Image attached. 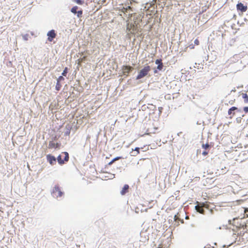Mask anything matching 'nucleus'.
Segmentation results:
<instances>
[{
  "instance_id": "1",
  "label": "nucleus",
  "mask_w": 248,
  "mask_h": 248,
  "mask_svg": "<svg viewBox=\"0 0 248 248\" xmlns=\"http://www.w3.org/2000/svg\"><path fill=\"white\" fill-rule=\"evenodd\" d=\"M138 24L135 21L134 23H128L126 25V30L128 34H135L138 31Z\"/></svg>"
},
{
  "instance_id": "2",
  "label": "nucleus",
  "mask_w": 248,
  "mask_h": 248,
  "mask_svg": "<svg viewBox=\"0 0 248 248\" xmlns=\"http://www.w3.org/2000/svg\"><path fill=\"white\" fill-rule=\"evenodd\" d=\"M151 67L149 65L145 66L142 69H141L138 73L136 77L137 79H141L144 77L146 76L149 72L151 71Z\"/></svg>"
},
{
  "instance_id": "3",
  "label": "nucleus",
  "mask_w": 248,
  "mask_h": 248,
  "mask_svg": "<svg viewBox=\"0 0 248 248\" xmlns=\"http://www.w3.org/2000/svg\"><path fill=\"white\" fill-rule=\"evenodd\" d=\"M64 155V159H62V155H59L57 157L58 162L59 164L62 165L64 163V161L67 162L69 160V154L67 152H64L62 153Z\"/></svg>"
},
{
  "instance_id": "4",
  "label": "nucleus",
  "mask_w": 248,
  "mask_h": 248,
  "mask_svg": "<svg viewBox=\"0 0 248 248\" xmlns=\"http://www.w3.org/2000/svg\"><path fill=\"white\" fill-rule=\"evenodd\" d=\"M52 194L53 196L58 198L62 197L63 195V193L62 192L60 187L58 185H56L52 190Z\"/></svg>"
},
{
  "instance_id": "5",
  "label": "nucleus",
  "mask_w": 248,
  "mask_h": 248,
  "mask_svg": "<svg viewBox=\"0 0 248 248\" xmlns=\"http://www.w3.org/2000/svg\"><path fill=\"white\" fill-rule=\"evenodd\" d=\"M122 69L123 75L127 76L129 73L133 70V68L131 66L124 65Z\"/></svg>"
},
{
  "instance_id": "6",
  "label": "nucleus",
  "mask_w": 248,
  "mask_h": 248,
  "mask_svg": "<svg viewBox=\"0 0 248 248\" xmlns=\"http://www.w3.org/2000/svg\"><path fill=\"white\" fill-rule=\"evenodd\" d=\"M47 36H48V41L49 42H52L54 38L56 36V33H55V30H52L49 31L47 33Z\"/></svg>"
},
{
  "instance_id": "7",
  "label": "nucleus",
  "mask_w": 248,
  "mask_h": 248,
  "mask_svg": "<svg viewBox=\"0 0 248 248\" xmlns=\"http://www.w3.org/2000/svg\"><path fill=\"white\" fill-rule=\"evenodd\" d=\"M236 8L238 11H240L241 13H244L247 10L248 7L242 3H239L236 5Z\"/></svg>"
},
{
  "instance_id": "8",
  "label": "nucleus",
  "mask_w": 248,
  "mask_h": 248,
  "mask_svg": "<svg viewBox=\"0 0 248 248\" xmlns=\"http://www.w3.org/2000/svg\"><path fill=\"white\" fill-rule=\"evenodd\" d=\"M238 109L237 108L235 107H232L228 111V115H230V118L232 119V117L235 115V111Z\"/></svg>"
},
{
  "instance_id": "9",
  "label": "nucleus",
  "mask_w": 248,
  "mask_h": 248,
  "mask_svg": "<svg viewBox=\"0 0 248 248\" xmlns=\"http://www.w3.org/2000/svg\"><path fill=\"white\" fill-rule=\"evenodd\" d=\"M46 158L47 161L51 165H53L56 162V158L51 155H47Z\"/></svg>"
},
{
  "instance_id": "10",
  "label": "nucleus",
  "mask_w": 248,
  "mask_h": 248,
  "mask_svg": "<svg viewBox=\"0 0 248 248\" xmlns=\"http://www.w3.org/2000/svg\"><path fill=\"white\" fill-rule=\"evenodd\" d=\"M129 186L127 184H125L124 185V187H123L122 190L121 191V194L122 195H124L127 192H128L129 190Z\"/></svg>"
},
{
  "instance_id": "11",
  "label": "nucleus",
  "mask_w": 248,
  "mask_h": 248,
  "mask_svg": "<svg viewBox=\"0 0 248 248\" xmlns=\"http://www.w3.org/2000/svg\"><path fill=\"white\" fill-rule=\"evenodd\" d=\"M197 205L200 206V207H202V208H205L207 209L209 208V204H208L207 202H196Z\"/></svg>"
},
{
  "instance_id": "12",
  "label": "nucleus",
  "mask_w": 248,
  "mask_h": 248,
  "mask_svg": "<svg viewBox=\"0 0 248 248\" xmlns=\"http://www.w3.org/2000/svg\"><path fill=\"white\" fill-rule=\"evenodd\" d=\"M195 209L196 211L202 214H204V210L203 209V208L200 207V206L196 205L195 206Z\"/></svg>"
},
{
  "instance_id": "13",
  "label": "nucleus",
  "mask_w": 248,
  "mask_h": 248,
  "mask_svg": "<svg viewBox=\"0 0 248 248\" xmlns=\"http://www.w3.org/2000/svg\"><path fill=\"white\" fill-rule=\"evenodd\" d=\"M58 147V143H55V142H53V141H50L49 142V148H56Z\"/></svg>"
},
{
  "instance_id": "14",
  "label": "nucleus",
  "mask_w": 248,
  "mask_h": 248,
  "mask_svg": "<svg viewBox=\"0 0 248 248\" xmlns=\"http://www.w3.org/2000/svg\"><path fill=\"white\" fill-rule=\"evenodd\" d=\"M62 87V85L59 81H57L56 85L55 86V89L57 91H59L61 90Z\"/></svg>"
},
{
  "instance_id": "15",
  "label": "nucleus",
  "mask_w": 248,
  "mask_h": 248,
  "mask_svg": "<svg viewBox=\"0 0 248 248\" xmlns=\"http://www.w3.org/2000/svg\"><path fill=\"white\" fill-rule=\"evenodd\" d=\"M78 9V6H74L71 9V11L72 13L76 14H77V13L78 12L77 11Z\"/></svg>"
},
{
  "instance_id": "16",
  "label": "nucleus",
  "mask_w": 248,
  "mask_h": 248,
  "mask_svg": "<svg viewBox=\"0 0 248 248\" xmlns=\"http://www.w3.org/2000/svg\"><path fill=\"white\" fill-rule=\"evenodd\" d=\"M242 97L245 99V102L246 103L248 102V95L247 93H242Z\"/></svg>"
},
{
  "instance_id": "17",
  "label": "nucleus",
  "mask_w": 248,
  "mask_h": 248,
  "mask_svg": "<svg viewBox=\"0 0 248 248\" xmlns=\"http://www.w3.org/2000/svg\"><path fill=\"white\" fill-rule=\"evenodd\" d=\"M140 148L139 147H136L135 148V149L134 150L135 151H136V153H135L133 155L134 156H136L137 155H139L140 154Z\"/></svg>"
},
{
  "instance_id": "18",
  "label": "nucleus",
  "mask_w": 248,
  "mask_h": 248,
  "mask_svg": "<svg viewBox=\"0 0 248 248\" xmlns=\"http://www.w3.org/2000/svg\"><path fill=\"white\" fill-rule=\"evenodd\" d=\"M77 16L78 18L81 17L82 16V10L78 11L77 12Z\"/></svg>"
},
{
  "instance_id": "19",
  "label": "nucleus",
  "mask_w": 248,
  "mask_h": 248,
  "mask_svg": "<svg viewBox=\"0 0 248 248\" xmlns=\"http://www.w3.org/2000/svg\"><path fill=\"white\" fill-rule=\"evenodd\" d=\"M78 4L82 5L84 3V0H74Z\"/></svg>"
},
{
  "instance_id": "20",
  "label": "nucleus",
  "mask_w": 248,
  "mask_h": 248,
  "mask_svg": "<svg viewBox=\"0 0 248 248\" xmlns=\"http://www.w3.org/2000/svg\"><path fill=\"white\" fill-rule=\"evenodd\" d=\"M140 149H143V152L148 151L149 150V145H144L143 147H141Z\"/></svg>"
},
{
  "instance_id": "21",
  "label": "nucleus",
  "mask_w": 248,
  "mask_h": 248,
  "mask_svg": "<svg viewBox=\"0 0 248 248\" xmlns=\"http://www.w3.org/2000/svg\"><path fill=\"white\" fill-rule=\"evenodd\" d=\"M67 70H68L67 67H65L64 68V70L63 71V72L62 73V75L63 76H66V74L67 73Z\"/></svg>"
},
{
  "instance_id": "22",
  "label": "nucleus",
  "mask_w": 248,
  "mask_h": 248,
  "mask_svg": "<svg viewBox=\"0 0 248 248\" xmlns=\"http://www.w3.org/2000/svg\"><path fill=\"white\" fill-rule=\"evenodd\" d=\"M163 65L162 63H160V64H158L157 68L159 70H161L163 69Z\"/></svg>"
},
{
  "instance_id": "23",
  "label": "nucleus",
  "mask_w": 248,
  "mask_h": 248,
  "mask_svg": "<svg viewBox=\"0 0 248 248\" xmlns=\"http://www.w3.org/2000/svg\"><path fill=\"white\" fill-rule=\"evenodd\" d=\"M209 145L208 143L203 144L202 145V147L205 149H207L208 148H209Z\"/></svg>"
},
{
  "instance_id": "24",
  "label": "nucleus",
  "mask_w": 248,
  "mask_h": 248,
  "mask_svg": "<svg viewBox=\"0 0 248 248\" xmlns=\"http://www.w3.org/2000/svg\"><path fill=\"white\" fill-rule=\"evenodd\" d=\"M64 78L63 77V76H61L59 77V78H57V81H59V82H60L61 81L64 80Z\"/></svg>"
},
{
  "instance_id": "25",
  "label": "nucleus",
  "mask_w": 248,
  "mask_h": 248,
  "mask_svg": "<svg viewBox=\"0 0 248 248\" xmlns=\"http://www.w3.org/2000/svg\"><path fill=\"white\" fill-rule=\"evenodd\" d=\"M155 64H160V63H162V60L161 59H157L155 62Z\"/></svg>"
},
{
  "instance_id": "26",
  "label": "nucleus",
  "mask_w": 248,
  "mask_h": 248,
  "mask_svg": "<svg viewBox=\"0 0 248 248\" xmlns=\"http://www.w3.org/2000/svg\"><path fill=\"white\" fill-rule=\"evenodd\" d=\"M85 59V57L84 56L83 58H80L78 60V64H79L81 62H83V61Z\"/></svg>"
},
{
  "instance_id": "27",
  "label": "nucleus",
  "mask_w": 248,
  "mask_h": 248,
  "mask_svg": "<svg viewBox=\"0 0 248 248\" xmlns=\"http://www.w3.org/2000/svg\"><path fill=\"white\" fill-rule=\"evenodd\" d=\"M194 43L196 45L198 46L200 44V42L198 39H196L194 41Z\"/></svg>"
},
{
  "instance_id": "28",
  "label": "nucleus",
  "mask_w": 248,
  "mask_h": 248,
  "mask_svg": "<svg viewBox=\"0 0 248 248\" xmlns=\"http://www.w3.org/2000/svg\"><path fill=\"white\" fill-rule=\"evenodd\" d=\"M122 158V157H121V156L116 157L113 158V161H115L118 160H119L120 159H121Z\"/></svg>"
},
{
  "instance_id": "29",
  "label": "nucleus",
  "mask_w": 248,
  "mask_h": 248,
  "mask_svg": "<svg viewBox=\"0 0 248 248\" xmlns=\"http://www.w3.org/2000/svg\"><path fill=\"white\" fill-rule=\"evenodd\" d=\"M244 111L246 112V113H248V107H245L244 108Z\"/></svg>"
},
{
  "instance_id": "30",
  "label": "nucleus",
  "mask_w": 248,
  "mask_h": 248,
  "mask_svg": "<svg viewBox=\"0 0 248 248\" xmlns=\"http://www.w3.org/2000/svg\"><path fill=\"white\" fill-rule=\"evenodd\" d=\"M208 152H206V151H203V152H202V155H204V156H205V155H208Z\"/></svg>"
},
{
  "instance_id": "31",
  "label": "nucleus",
  "mask_w": 248,
  "mask_h": 248,
  "mask_svg": "<svg viewBox=\"0 0 248 248\" xmlns=\"http://www.w3.org/2000/svg\"><path fill=\"white\" fill-rule=\"evenodd\" d=\"M245 213L247 215V216L248 217V208H246L245 209Z\"/></svg>"
},
{
  "instance_id": "32",
  "label": "nucleus",
  "mask_w": 248,
  "mask_h": 248,
  "mask_svg": "<svg viewBox=\"0 0 248 248\" xmlns=\"http://www.w3.org/2000/svg\"><path fill=\"white\" fill-rule=\"evenodd\" d=\"M189 47V48L190 49H194V46L193 45H192V44L190 45Z\"/></svg>"
},
{
  "instance_id": "33",
  "label": "nucleus",
  "mask_w": 248,
  "mask_h": 248,
  "mask_svg": "<svg viewBox=\"0 0 248 248\" xmlns=\"http://www.w3.org/2000/svg\"><path fill=\"white\" fill-rule=\"evenodd\" d=\"M114 162H115V161H113V159H112L110 162H109L108 163V164L109 165H112V164Z\"/></svg>"
},
{
  "instance_id": "34",
  "label": "nucleus",
  "mask_w": 248,
  "mask_h": 248,
  "mask_svg": "<svg viewBox=\"0 0 248 248\" xmlns=\"http://www.w3.org/2000/svg\"><path fill=\"white\" fill-rule=\"evenodd\" d=\"M23 38L25 40H28V35H25L23 36Z\"/></svg>"
},
{
  "instance_id": "35",
  "label": "nucleus",
  "mask_w": 248,
  "mask_h": 248,
  "mask_svg": "<svg viewBox=\"0 0 248 248\" xmlns=\"http://www.w3.org/2000/svg\"><path fill=\"white\" fill-rule=\"evenodd\" d=\"M131 9V7H130V6H128V7H127L126 8H125H125H124V9H125V11H126L127 9Z\"/></svg>"
}]
</instances>
